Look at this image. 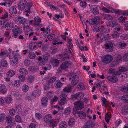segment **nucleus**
I'll return each instance as SVG.
<instances>
[{"label":"nucleus","instance_id":"338daca9","mask_svg":"<svg viewBox=\"0 0 128 128\" xmlns=\"http://www.w3.org/2000/svg\"><path fill=\"white\" fill-rule=\"evenodd\" d=\"M124 60L127 61L128 60V53L124 54L123 57Z\"/></svg>","mask_w":128,"mask_h":128},{"label":"nucleus","instance_id":"37998d69","mask_svg":"<svg viewBox=\"0 0 128 128\" xmlns=\"http://www.w3.org/2000/svg\"><path fill=\"white\" fill-rule=\"evenodd\" d=\"M1 64L2 66L4 67H6L8 65L7 62L4 60H3L1 61Z\"/></svg>","mask_w":128,"mask_h":128},{"label":"nucleus","instance_id":"3c124183","mask_svg":"<svg viewBox=\"0 0 128 128\" xmlns=\"http://www.w3.org/2000/svg\"><path fill=\"white\" fill-rule=\"evenodd\" d=\"M80 4L81 7L84 8L86 6V3L85 1H82L80 2Z\"/></svg>","mask_w":128,"mask_h":128},{"label":"nucleus","instance_id":"f3484780","mask_svg":"<svg viewBox=\"0 0 128 128\" xmlns=\"http://www.w3.org/2000/svg\"><path fill=\"white\" fill-rule=\"evenodd\" d=\"M14 26L13 23L11 22H8L5 25V28L7 30H11Z\"/></svg>","mask_w":128,"mask_h":128},{"label":"nucleus","instance_id":"c9c22d12","mask_svg":"<svg viewBox=\"0 0 128 128\" xmlns=\"http://www.w3.org/2000/svg\"><path fill=\"white\" fill-rule=\"evenodd\" d=\"M55 84L56 85V87L57 88H60L62 86V83L59 80H56L55 82Z\"/></svg>","mask_w":128,"mask_h":128},{"label":"nucleus","instance_id":"4468645a","mask_svg":"<svg viewBox=\"0 0 128 128\" xmlns=\"http://www.w3.org/2000/svg\"><path fill=\"white\" fill-rule=\"evenodd\" d=\"M107 78L108 80L114 83L116 82L118 80V78L117 77L114 76H108Z\"/></svg>","mask_w":128,"mask_h":128},{"label":"nucleus","instance_id":"412c9836","mask_svg":"<svg viewBox=\"0 0 128 128\" xmlns=\"http://www.w3.org/2000/svg\"><path fill=\"white\" fill-rule=\"evenodd\" d=\"M51 62L54 67H57L59 65V61L58 59H52Z\"/></svg>","mask_w":128,"mask_h":128},{"label":"nucleus","instance_id":"f704fd0d","mask_svg":"<svg viewBox=\"0 0 128 128\" xmlns=\"http://www.w3.org/2000/svg\"><path fill=\"white\" fill-rule=\"evenodd\" d=\"M60 128H66V123L64 121H62L60 124Z\"/></svg>","mask_w":128,"mask_h":128},{"label":"nucleus","instance_id":"ea45409f","mask_svg":"<svg viewBox=\"0 0 128 128\" xmlns=\"http://www.w3.org/2000/svg\"><path fill=\"white\" fill-rule=\"evenodd\" d=\"M120 38L122 39H128V34H122L120 36Z\"/></svg>","mask_w":128,"mask_h":128},{"label":"nucleus","instance_id":"13d9d810","mask_svg":"<svg viewBox=\"0 0 128 128\" xmlns=\"http://www.w3.org/2000/svg\"><path fill=\"white\" fill-rule=\"evenodd\" d=\"M6 122L11 126H14L15 123V120H6Z\"/></svg>","mask_w":128,"mask_h":128},{"label":"nucleus","instance_id":"69168bd1","mask_svg":"<svg viewBox=\"0 0 128 128\" xmlns=\"http://www.w3.org/2000/svg\"><path fill=\"white\" fill-rule=\"evenodd\" d=\"M79 109V108L76 107L74 108L73 110V112L74 114L78 113V110Z\"/></svg>","mask_w":128,"mask_h":128},{"label":"nucleus","instance_id":"e2e57ef3","mask_svg":"<svg viewBox=\"0 0 128 128\" xmlns=\"http://www.w3.org/2000/svg\"><path fill=\"white\" fill-rule=\"evenodd\" d=\"M111 116L110 114H106L105 118V120H110Z\"/></svg>","mask_w":128,"mask_h":128},{"label":"nucleus","instance_id":"473e14b6","mask_svg":"<svg viewBox=\"0 0 128 128\" xmlns=\"http://www.w3.org/2000/svg\"><path fill=\"white\" fill-rule=\"evenodd\" d=\"M52 116L50 114H46L45 116L44 119L45 120H53Z\"/></svg>","mask_w":128,"mask_h":128},{"label":"nucleus","instance_id":"a211bd4d","mask_svg":"<svg viewBox=\"0 0 128 128\" xmlns=\"http://www.w3.org/2000/svg\"><path fill=\"white\" fill-rule=\"evenodd\" d=\"M7 56H9V58H10V56L9 53H7L5 51H2L0 53V56L2 58H5Z\"/></svg>","mask_w":128,"mask_h":128},{"label":"nucleus","instance_id":"58836bf2","mask_svg":"<svg viewBox=\"0 0 128 128\" xmlns=\"http://www.w3.org/2000/svg\"><path fill=\"white\" fill-rule=\"evenodd\" d=\"M101 99L102 101V105L105 107H106L107 103L106 100L104 97H101Z\"/></svg>","mask_w":128,"mask_h":128},{"label":"nucleus","instance_id":"b1692460","mask_svg":"<svg viewBox=\"0 0 128 128\" xmlns=\"http://www.w3.org/2000/svg\"><path fill=\"white\" fill-rule=\"evenodd\" d=\"M34 25L37 26H38L40 23L41 22V19L38 16L35 17L34 19Z\"/></svg>","mask_w":128,"mask_h":128},{"label":"nucleus","instance_id":"5701e85b","mask_svg":"<svg viewBox=\"0 0 128 128\" xmlns=\"http://www.w3.org/2000/svg\"><path fill=\"white\" fill-rule=\"evenodd\" d=\"M17 20L19 22L23 24L24 25V22L26 21V19L21 16H18L17 18Z\"/></svg>","mask_w":128,"mask_h":128},{"label":"nucleus","instance_id":"72a5a7b5","mask_svg":"<svg viewBox=\"0 0 128 128\" xmlns=\"http://www.w3.org/2000/svg\"><path fill=\"white\" fill-rule=\"evenodd\" d=\"M12 99L11 96L9 95L6 97L5 98V101L7 104H10L11 103Z\"/></svg>","mask_w":128,"mask_h":128},{"label":"nucleus","instance_id":"9b49d317","mask_svg":"<svg viewBox=\"0 0 128 128\" xmlns=\"http://www.w3.org/2000/svg\"><path fill=\"white\" fill-rule=\"evenodd\" d=\"M12 31L14 36H16L19 35L22 32L21 30L18 27L13 29Z\"/></svg>","mask_w":128,"mask_h":128},{"label":"nucleus","instance_id":"7ed1b4c3","mask_svg":"<svg viewBox=\"0 0 128 128\" xmlns=\"http://www.w3.org/2000/svg\"><path fill=\"white\" fill-rule=\"evenodd\" d=\"M115 60L112 63V66H115L122 61V58L120 54L116 55L115 57Z\"/></svg>","mask_w":128,"mask_h":128},{"label":"nucleus","instance_id":"bb28decb","mask_svg":"<svg viewBox=\"0 0 128 128\" xmlns=\"http://www.w3.org/2000/svg\"><path fill=\"white\" fill-rule=\"evenodd\" d=\"M85 86L84 84L82 82L79 83L78 85L77 88L80 90H84V89Z\"/></svg>","mask_w":128,"mask_h":128},{"label":"nucleus","instance_id":"de8ad7c7","mask_svg":"<svg viewBox=\"0 0 128 128\" xmlns=\"http://www.w3.org/2000/svg\"><path fill=\"white\" fill-rule=\"evenodd\" d=\"M118 25L117 22L116 21H112L110 23V26L112 27L116 26Z\"/></svg>","mask_w":128,"mask_h":128},{"label":"nucleus","instance_id":"49530a36","mask_svg":"<svg viewBox=\"0 0 128 128\" xmlns=\"http://www.w3.org/2000/svg\"><path fill=\"white\" fill-rule=\"evenodd\" d=\"M122 100L125 102H128V95H123Z\"/></svg>","mask_w":128,"mask_h":128},{"label":"nucleus","instance_id":"603ef678","mask_svg":"<svg viewBox=\"0 0 128 128\" xmlns=\"http://www.w3.org/2000/svg\"><path fill=\"white\" fill-rule=\"evenodd\" d=\"M54 34H51L48 35V38L49 40L51 41L54 38Z\"/></svg>","mask_w":128,"mask_h":128},{"label":"nucleus","instance_id":"4d7b16f0","mask_svg":"<svg viewBox=\"0 0 128 128\" xmlns=\"http://www.w3.org/2000/svg\"><path fill=\"white\" fill-rule=\"evenodd\" d=\"M18 77L20 80L22 82H24L25 80V76L22 75L18 76Z\"/></svg>","mask_w":128,"mask_h":128},{"label":"nucleus","instance_id":"4c0bfd02","mask_svg":"<svg viewBox=\"0 0 128 128\" xmlns=\"http://www.w3.org/2000/svg\"><path fill=\"white\" fill-rule=\"evenodd\" d=\"M71 112V108L70 107H68L65 109L64 113L66 115H68L70 114Z\"/></svg>","mask_w":128,"mask_h":128},{"label":"nucleus","instance_id":"bf43d9fd","mask_svg":"<svg viewBox=\"0 0 128 128\" xmlns=\"http://www.w3.org/2000/svg\"><path fill=\"white\" fill-rule=\"evenodd\" d=\"M31 64L30 61L28 60H26L24 61V64L25 66H29Z\"/></svg>","mask_w":128,"mask_h":128},{"label":"nucleus","instance_id":"a19ab883","mask_svg":"<svg viewBox=\"0 0 128 128\" xmlns=\"http://www.w3.org/2000/svg\"><path fill=\"white\" fill-rule=\"evenodd\" d=\"M120 34L116 31L114 32L112 34L113 38H118Z\"/></svg>","mask_w":128,"mask_h":128},{"label":"nucleus","instance_id":"4be33fe9","mask_svg":"<svg viewBox=\"0 0 128 128\" xmlns=\"http://www.w3.org/2000/svg\"><path fill=\"white\" fill-rule=\"evenodd\" d=\"M78 115L79 118L80 119H82L84 118L86 114L83 112L80 111L78 112Z\"/></svg>","mask_w":128,"mask_h":128},{"label":"nucleus","instance_id":"2eb2a0df","mask_svg":"<svg viewBox=\"0 0 128 128\" xmlns=\"http://www.w3.org/2000/svg\"><path fill=\"white\" fill-rule=\"evenodd\" d=\"M41 94V90L39 89L34 90L32 93V96L34 97L39 96Z\"/></svg>","mask_w":128,"mask_h":128},{"label":"nucleus","instance_id":"e433bc0d","mask_svg":"<svg viewBox=\"0 0 128 128\" xmlns=\"http://www.w3.org/2000/svg\"><path fill=\"white\" fill-rule=\"evenodd\" d=\"M29 71L32 72H34L37 71L38 70V68H36L33 66H30L28 68Z\"/></svg>","mask_w":128,"mask_h":128},{"label":"nucleus","instance_id":"f8f14e48","mask_svg":"<svg viewBox=\"0 0 128 128\" xmlns=\"http://www.w3.org/2000/svg\"><path fill=\"white\" fill-rule=\"evenodd\" d=\"M33 22V20H26V21L24 25V28L26 29H28L30 25L32 24Z\"/></svg>","mask_w":128,"mask_h":128},{"label":"nucleus","instance_id":"c03bdc74","mask_svg":"<svg viewBox=\"0 0 128 128\" xmlns=\"http://www.w3.org/2000/svg\"><path fill=\"white\" fill-rule=\"evenodd\" d=\"M72 88L69 86L66 87L63 89L64 92H68L71 91Z\"/></svg>","mask_w":128,"mask_h":128},{"label":"nucleus","instance_id":"423d86ee","mask_svg":"<svg viewBox=\"0 0 128 128\" xmlns=\"http://www.w3.org/2000/svg\"><path fill=\"white\" fill-rule=\"evenodd\" d=\"M95 125V123L92 120H88L82 128H92Z\"/></svg>","mask_w":128,"mask_h":128},{"label":"nucleus","instance_id":"052dcab7","mask_svg":"<svg viewBox=\"0 0 128 128\" xmlns=\"http://www.w3.org/2000/svg\"><path fill=\"white\" fill-rule=\"evenodd\" d=\"M34 78L32 76H30L28 78V81L30 82H32L34 81Z\"/></svg>","mask_w":128,"mask_h":128},{"label":"nucleus","instance_id":"79ce46f5","mask_svg":"<svg viewBox=\"0 0 128 128\" xmlns=\"http://www.w3.org/2000/svg\"><path fill=\"white\" fill-rule=\"evenodd\" d=\"M122 91L126 93H128V85L126 86L122 87L121 89Z\"/></svg>","mask_w":128,"mask_h":128},{"label":"nucleus","instance_id":"ddd939ff","mask_svg":"<svg viewBox=\"0 0 128 128\" xmlns=\"http://www.w3.org/2000/svg\"><path fill=\"white\" fill-rule=\"evenodd\" d=\"M91 12L94 14H99L98 9L96 6H92L90 8Z\"/></svg>","mask_w":128,"mask_h":128},{"label":"nucleus","instance_id":"f257e3e1","mask_svg":"<svg viewBox=\"0 0 128 128\" xmlns=\"http://www.w3.org/2000/svg\"><path fill=\"white\" fill-rule=\"evenodd\" d=\"M18 9L22 11L25 9V12L29 14L31 12L30 11L31 8L32 7L31 2H27L26 0H21L18 4Z\"/></svg>","mask_w":128,"mask_h":128},{"label":"nucleus","instance_id":"09e8293b","mask_svg":"<svg viewBox=\"0 0 128 128\" xmlns=\"http://www.w3.org/2000/svg\"><path fill=\"white\" fill-rule=\"evenodd\" d=\"M56 77H52L48 81V82L49 83H52L54 82L56 80Z\"/></svg>","mask_w":128,"mask_h":128},{"label":"nucleus","instance_id":"20e7f679","mask_svg":"<svg viewBox=\"0 0 128 128\" xmlns=\"http://www.w3.org/2000/svg\"><path fill=\"white\" fill-rule=\"evenodd\" d=\"M69 80L71 82V84L72 85H74L78 82L79 80V78L78 76L75 75L72 77L69 78Z\"/></svg>","mask_w":128,"mask_h":128},{"label":"nucleus","instance_id":"0eeeda50","mask_svg":"<svg viewBox=\"0 0 128 128\" xmlns=\"http://www.w3.org/2000/svg\"><path fill=\"white\" fill-rule=\"evenodd\" d=\"M44 121L45 123L47 124L46 126L47 125H49V126L53 128L56 125L58 122L56 120H44Z\"/></svg>","mask_w":128,"mask_h":128},{"label":"nucleus","instance_id":"6ab92c4d","mask_svg":"<svg viewBox=\"0 0 128 128\" xmlns=\"http://www.w3.org/2000/svg\"><path fill=\"white\" fill-rule=\"evenodd\" d=\"M18 60L17 57L14 56L11 59V64L13 66H15L18 63Z\"/></svg>","mask_w":128,"mask_h":128},{"label":"nucleus","instance_id":"39448f33","mask_svg":"<svg viewBox=\"0 0 128 128\" xmlns=\"http://www.w3.org/2000/svg\"><path fill=\"white\" fill-rule=\"evenodd\" d=\"M113 58L111 55H107L105 56L102 59V62L106 64L110 63L112 60Z\"/></svg>","mask_w":128,"mask_h":128},{"label":"nucleus","instance_id":"dca6fc26","mask_svg":"<svg viewBox=\"0 0 128 128\" xmlns=\"http://www.w3.org/2000/svg\"><path fill=\"white\" fill-rule=\"evenodd\" d=\"M48 99L47 97L44 96L41 100V102L42 105L44 107H46L47 106Z\"/></svg>","mask_w":128,"mask_h":128},{"label":"nucleus","instance_id":"6e6552de","mask_svg":"<svg viewBox=\"0 0 128 128\" xmlns=\"http://www.w3.org/2000/svg\"><path fill=\"white\" fill-rule=\"evenodd\" d=\"M84 94L83 93L79 92L76 93L73 96V98L75 99L81 100L84 98Z\"/></svg>","mask_w":128,"mask_h":128},{"label":"nucleus","instance_id":"8fccbe9b","mask_svg":"<svg viewBox=\"0 0 128 128\" xmlns=\"http://www.w3.org/2000/svg\"><path fill=\"white\" fill-rule=\"evenodd\" d=\"M8 12H5L3 15L1 17L2 19H5L8 18Z\"/></svg>","mask_w":128,"mask_h":128},{"label":"nucleus","instance_id":"6e6d98bb","mask_svg":"<svg viewBox=\"0 0 128 128\" xmlns=\"http://www.w3.org/2000/svg\"><path fill=\"white\" fill-rule=\"evenodd\" d=\"M9 112L11 116H14L16 113L15 110L14 108L11 109L10 111Z\"/></svg>","mask_w":128,"mask_h":128},{"label":"nucleus","instance_id":"2f4dec72","mask_svg":"<svg viewBox=\"0 0 128 128\" xmlns=\"http://www.w3.org/2000/svg\"><path fill=\"white\" fill-rule=\"evenodd\" d=\"M28 86L26 84L23 85L22 88V90L24 92H27L28 90Z\"/></svg>","mask_w":128,"mask_h":128},{"label":"nucleus","instance_id":"1a4fd4ad","mask_svg":"<svg viewBox=\"0 0 128 128\" xmlns=\"http://www.w3.org/2000/svg\"><path fill=\"white\" fill-rule=\"evenodd\" d=\"M106 49L108 50V51L111 52L113 49V44L111 42H108L105 44Z\"/></svg>","mask_w":128,"mask_h":128},{"label":"nucleus","instance_id":"a878e982","mask_svg":"<svg viewBox=\"0 0 128 128\" xmlns=\"http://www.w3.org/2000/svg\"><path fill=\"white\" fill-rule=\"evenodd\" d=\"M20 72L22 74L24 75H26L28 74V72L25 68H21L19 70Z\"/></svg>","mask_w":128,"mask_h":128},{"label":"nucleus","instance_id":"c756f323","mask_svg":"<svg viewBox=\"0 0 128 128\" xmlns=\"http://www.w3.org/2000/svg\"><path fill=\"white\" fill-rule=\"evenodd\" d=\"M9 12L12 14H16L17 13L16 8L14 6L11 7L10 9Z\"/></svg>","mask_w":128,"mask_h":128},{"label":"nucleus","instance_id":"9d476101","mask_svg":"<svg viewBox=\"0 0 128 128\" xmlns=\"http://www.w3.org/2000/svg\"><path fill=\"white\" fill-rule=\"evenodd\" d=\"M100 18L99 16H96L92 19L89 22V23L92 25L98 24L100 21Z\"/></svg>","mask_w":128,"mask_h":128},{"label":"nucleus","instance_id":"680f3d73","mask_svg":"<svg viewBox=\"0 0 128 128\" xmlns=\"http://www.w3.org/2000/svg\"><path fill=\"white\" fill-rule=\"evenodd\" d=\"M47 59L46 58L43 59L41 61L40 64L42 65H44L47 61Z\"/></svg>","mask_w":128,"mask_h":128},{"label":"nucleus","instance_id":"5fc2aeb1","mask_svg":"<svg viewBox=\"0 0 128 128\" xmlns=\"http://www.w3.org/2000/svg\"><path fill=\"white\" fill-rule=\"evenodd\" d=\"M125 17H123V16H120L118 18L119 20L121 22H124L126 19Z\"/></svg>","mask_w":128,"mask_h":128},{"label":"nucleus","instance_id":"864d4df0","mask_svg":"<svg viewBox=\"0 0 128 128\" xmlns=\"http://www.w3.org/2000/svg\"><path fill=\"white\" fill-rule=\"evenodd\" d=\"M35 116L36 119H37L40 120L42 118V115L40 113L37 112L36 113Z\"/></svg>","mask_w":128,"mask_h":128},{"label":"nucleus","instance_id":"774afa93","mask_svg":"<svg viewBox=\"0 0 128 128\" xmlns=\"http://www.w3.org/2000/svg\"><path fill=\"white\" fill-rule=\"evenodd\" d=\"M102 10L106 13H108L110 12V10L105 7H103L102 9Z\"/></svg>","mask_w":128,"mask_h":128},{"label":"nucleus","instance_id":"f03ea898","mask_svg":"<svg viewBox=\"0 0 128 128\" xmlns=\"http://www.w3.org/2000/svg\"><path fill=\"white\" fill-rule=\"evenodd\" d=\"M72 65V63L71 62L68 61H66L60 65L58 68L60 72H61L63 70L70 67Z\"/></svg>","mask_w":128,"mask_h":128},{"label":"nucleus","instance_id":"393cba45","mask_svg":"<svg viewBox=\"0 0 128 128\" xmlns=\"http://www.w3.org/2000/svg\"><path fill=\"white\" fill-rule=\"evenodd\" d=\"M75 104L76 105V107H78L79 108H82L84 107V105L81 102L78 101L75 102Z\"/></svg>","mask_w":128,"mask_h":128},{"label":"nucleus","instance_id":"cd10ccee","mask_svg":"<svg viewBox=\"0 0 128 128\" xmlns=\"http://www.w3.org/2000/svg\"><path fill=\"white\" fill-rule=\"evenodd\" d=\"M15 74L14 71L12 70H10L8 71L6 73L7 76L8 77H10L12 76Z\"/></svg>","mask_w":128,"mask_h":128},{"label":"nucleus","instance_id":"c85d7f7f","mask_svg":"<svg viewBox=\"0 0 128 128\" xmlns=\"http://www.w3.org/2000/svg\"><path fill=\"white\" fill-rule=\"evenodd\" d=\"M28 57L31 59H34L36 56V55L33 52H28Z\"/></svg>","mask_w":128,"mask_h":128},{"label":"nucleus","instance_id":"aec40b11","mask_svg":"<svg viewBox=\"0 0 128 128\" xmlns=\"http://www.w3.org/2000/svg\"><path fill=\"white\" fill-rule=\"evenodd\" d=\"M7 89L5 85L3 84H0V91L2 94H4L6 92Z\"/></svg>","mask_w":128,"mask_h":128},{"label":"nucleus","instance_id":"a18cd8bd","mask_svg":"<svg viewBox=\"0 0 128 128\" xmlns=\"http://www.w3.org/2000/svg\"><path fill=\"white\" fill-rule=\"evenodd\" d=\"M20 82L19 80H16L14 82V86L16 87H18L20 85Z\"/></svg>","mask_w":128,"mask_h":128},{"label":"nucleus","instance_id":"0e129e2a","mask_svg":"<svg viewBox=\"0 0 128 128\" xmlns=\"http://www.w3.org/2000/svg\"><path fill=\"white\" fill-rule=\"evenodd\" d=\"M114 11L116 14L118 15H120L122 13V11L120 10H114Z\"/></svg>","mask_w":128,"mask_h":128},{"label":"nucleus","instance_id":"7c9ffc66","mask_svg":"<svg viewBox=\"0 0 128 128\" xmlns=\"http://www.w3.org/2000/svg\"><path fill=\"white\" fill-rule=\"evenodd\" d=\"M118 45L120 48L121 49H123L124 48L126 44L125 42L122 41L119 42Z\"/></svg>","mask_w":128,"mask_h":128}]
</instances>
